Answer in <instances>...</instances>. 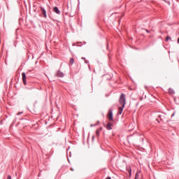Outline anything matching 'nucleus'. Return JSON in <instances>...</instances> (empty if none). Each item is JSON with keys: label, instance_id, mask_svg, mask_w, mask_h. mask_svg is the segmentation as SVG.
Listing matches in <instances>:
<instances>
[{"label": "nucleus", "instance_id": "nucleus-12", "mask_svg": "<svg viewBox=\"0 0 179 179\" xmlns=\"http://www.w3.org/2000/svg\"><path fill=\"white\" fill-rule=\"evenodd\" d=\"M169 93L170 94H174V90H171V89H169Z\"/></svg>", "mask_w": 179, "mask_h": 179}, {"label": "nucleus", "instance_id": "nucleus-13", "mask_svg": "<svg viewBox=\"0 0 179 179\" xmlns=\"http://www.w3.org/2000/svg\"><path fill=\"white\" fill-rule=\"evenodd\" d=\"M169 40H171V37L167 36V37L166 38V41H169Z\"/></svg>", "mask_w": 179, "mask_h": 179}, {"label": "nucleus", "instance_id": "nucleus-6", "mask_svg": "<svg viewBox=\"0 0 179 179\" xmlns=\"http://www.w3.org/2000/svg\"><path fill=\"white\" fill-rule=\"evenodd\" d=\"M56 76H58V78H64V75L61 71H58L56 73Z\"/></svg>", "mask_w": 179, "mask_h": 179}, {"label": "nucleus", "instance_id": "nucleus-11", "mask_svg": "<svg viewBox=\"0 0 179 179\" xmlns=\"http://www.w3.org/2000/svg\"><path fill=\"white\" fill-rule=\"evenodd\" d=\"M127 171H128L129 176H131V171H132V170L131 169V167H128V168L127 169Z\"/></svg>", "mask_w": 179, "mask_h": 179}, {"label": "nucleus", "instance_id": "nucleus-10", "mask_svg": "<svg viewBox=\"0 0 179 179\" xmlns=\"http://www.w3.org/2000/svg\"><path fill=\"white\" fill-rule=\"evenodd\" d=\"M74 62H75V59H73V58H71L69 62V65H73Z\"/></svg>", "mask_w": 179, "mask_h": 179}, {"label": "nucleus", "instance_id": "nucleus-1", "mask_svg": "<svg viewBox=\"0 0 179 179\" xmlns=\"http://www.w3.org/2000/svg\"><path fill=\"white\" fill-rule=\"evenodd\" d=\"M119 103L122 106V107H125V104L127 103V99H125V94H122L120 95Z\"/></svg>", "mask_w": 179, "mask_h": 179}, {"label": "nucleus", "instance_id": "nucleus-9", "mask_svg": "<svg viewBox=\"0 0 179 179\" xmlns=\"http://www.w3.org/2000/svg\"><path fill=\"white\" fill-rule=\"evenodd\" d=\"M111 127H113V124L108 123L107 125H106V129H108V130L111 129Z\"/></svg>", "mask_w": 179, "mask_h": 179}, {"label": "nucleus", "instance_id": "nucleus-8", "mask_svg": "<svg viewBox=\"0 0 179 179\" xmlns=\"http://www.w3.org/2000/svg\"><path fill=\"white\" fill-rule=\"evenodd\" d=\"M124 108L122 107V106H120L118 108V114H120V115H121V114H122V111H124Z\"/></svg>", "mask_w": 179, "mask_h": 179}, {"label": "nucleus", "instance_id": "nucleus-17", "mask_svg": "<svg viewBox=\"0 0 179 179\" xmlns=\"http://www.w3.org/2000/svg\"><path fill=\"white\" fill-rule=\"evenodd\" d=\"M71 171H74L73 168H71Z\"/></svg>", "mask_w": 179, "mask_h": 179}, {"label": "nucleus", "instance_id": "nucleus-15", "mask_svg": "<svg viewBox=\"0 0 179 179\" xmlns=\"http://www.w3.org/2000/svg\"><path fill=\"white\" fill-rule=\"evenodd\" d=\"M7 179H12V178L10 177V176H8Z\"/></svg>", "mask_w": 179, "mask_h": 179}, {"label": "nucleus", "instance_id": "nucleus-14", "mask_svg": "<svg viewBox=\"0 0 179 179\" xmlns=\"http://www.w3.org/2000/svg\"><path fill=\"white\" fill-rule=\"evenodd\" d=\"M96 134L97 136H99V135H100V130H96Z\"/></svg>", "mask_w": 179, "mask_h": 179}, {"label": "nucleus", "instance_id": "nucleus-18", "mask_svg": "<svg viewBox=\"0 0 179 179\" xmlns=\"http://www.w3.org/2000/svg\"><path fill=\"white\" fill-rule=\"evenodd\" d=\"M106 179H111V178L110 177H108Z\"/></svg>", "mask_w": 179, "mask_h": 179}, {"label": "nucleus", "instance_id": "nucleus-2", "mask_svg": "<svg viewBox=\"0 0 179 179\" xmlns=\"http://www.w3.org/2000/svg\"><path fill=\"white\" fill-rule=\"evenodd\" d=\"M142 173H141V171H138L136 173L135 179H142L143 178Z\"/></svg>", "mask_w": 179, "mask_h": 179}, {"label": "nucleus", "instance_id": "nucleus-19", "mask_svg": "<svg viewBox=\"0 0 179 179\" xmlns=\"http://www.w3.org/2000/svg\"><path fill=\"white\" fill-rule=\"evenodd\" d=\"M82 59H85V58L83 57Z\"/></svg>", "mask_w": 179, "mask_h": 179}, {"label": "nucleus", "instance_id": "nucleus-4", "mask_svg": "<svg viewBox=\"0 0 179 179\" xmlns=\"http://www.w3.org/2000/svg\"><path fill=\"white\" fill-rule=\"evenodd\" d=\"M22 81H23L24 85H27L26 73H22Z\"/></svg>", "mask_w": 179, "mask_h": 179}, {"label": "nucleus", "instance_id": "nucleus-3", "mask_svg": "<svg viewBox=\"0 0 179 179\" xmlns=\"http://www.w3.org/2000/svg\"><path fill=\"white\" fill-rule=\"evenodd\" d=\"M108 119L109 120V121H113V110H109V111L108 113Z\"/></svg>", "mask_w": 179, "mask_h": 179}, {"label": "nucleus", "instance_id": "nucleus-20", "mask_svg": "<svg viewBox=\"0 0 179 179\" xmlns=\"http://www.w3.org/2000/svg\"><path fill=\"white\" fill-rule=\"evenodd\" d=\"M100 131H101V128L100 129Z\"/></svg>", "mask_w": 179, "mask_h": 179}, {"label": "nucleus", "instance_id": "nucleus-16", "mask_svg": "<svg viewBox=\"0 0 179 179\" xmlns=\"http://www.w3.org/2000/svg\"><path fill=\"white\" fill-rule=\"evenodd\" d=\"M145 31H146L147 33H150V31H149V30H145Z\"/></svg>", "mask_w": 179, "mask_h": 179}, {"label": "nucleus", "instance_id": "nucleus-5", "mask_svg": "<svg viewBox=\"0 0 179 179\" xmlns=\"http://www.w3.org/2000/svg\"><path fill=\"white\" fill-rule=\"evenodd\" d=\"M41 10L42 13V15H43V17L47 18V13L45 11V9H44V8L41 7Z\"/></svg>", "mask_w": 179, "mask_h": 179}, {"label": "nucleus", "instance_id": "nucleus-7", "mask_svg": "<svg viewBox=\"0 0 179 179\" xmlns=\"http://www.w3.org/2000/svg\"><path fill=\"white\" fill-rule=\"evenodd\" d=\"M53 12H55L57 15H61V11L59 10V9H58V7H54Z\"/></svg>", "mask_w": 179, "mask_h": 179}]
</instances>
